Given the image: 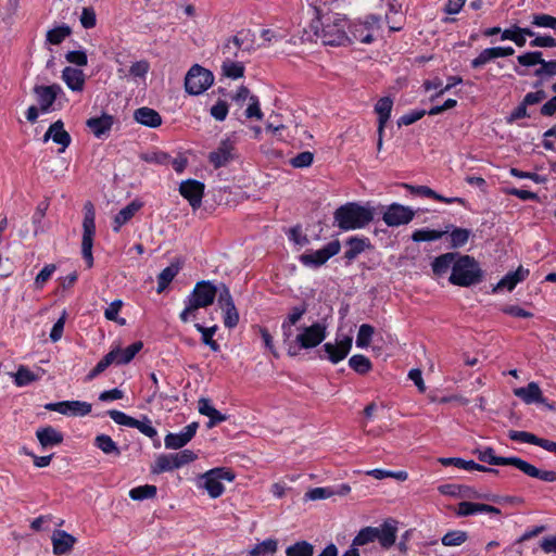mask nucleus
Listing matches in <instances>:
<instances>
[{"label": "nucleus", "instance_id": "nucleus-1", "mask_svg": "<svg viewBox=\"0 0 556 556\" xmlns=\"http://www.w3.org/2000/svg\"><path fill=\"white\" fill-rule=\"evenodd\" d=\"M473 455L478 457L480 462L488 463L494 466H514L522 471L525 475L536 478L546 482H556V471L554 470H541L532 464L519 458V457H501L494 454V450L490 446L477 447L472 451Z\"/></svg>", "mask_w": 556, "mask_h": 556}, {"label": "nucleus", "instance_id": "nucleus-2", "mask_svg": "<svg viewBox=\"0 0 556 556\" xmlns=\"http://www.w3.org/2000/svg\"><path fill=\"white\" fill-rule=\"evenodd\" d=\"M346 21L340 14H327L317 17L311 24L314 34L324 45L343 46L350 42V36L345 33Z\"/></svg>", "mask_w": 556, "mask_h": 556}, {"label": "nucleus", "instance_id": "nucleus-3", "mask_svg": "<svg viewBox=\"0 0 556 556\" xmlns=\"http://www.w3.org/2000/svg\"><path fill=\"white\" fill-rule=\"evenodd\" d=\"M375 216V208L370 205H361L349 202L334 212V222L342 230H354L366 227Z\"/></svg>", "mask_w": 556, "mask_h": 556}, {"label": "nucleus", "instance_id": "nucleus-4", "mask_svg": "<svg viewBox=\"0 0 556 556\" xmlns=\"http://www.w3.org/2000/svg\"><path fill=\"white\" fill-rule=\"evenodd\" d=\"M217 291L218 289L213 282L198 281L186 300V307L179 315L180 320L186 324L195 319L200 308H205L214 303Z\"/></svg>", "mask_w": 556, "mask_h": 556}, {"label": "nucleus", "instance_id": "nucleus-5", "mask_svg": "<svg viewBox=\"0 0 556 556\" xmlns=\"http://www.w3.org/2000/svg\"><path fill=\"white\" fill-rule=\"evenodd\" d=\"M396 531L395 521L393 520H387L380 527H365L355 535L351 546L357 548L378 541L381 547L390 548L395 543Z\"/></svg>", "mask_w": 556, "mask_h": 556}, {"label": "nucleus", "instance_id": "nucleus-6", "mask_svg": "<svg viewBox=\"0 0 556 556\" xmlns=\"http://www.w3.org/2000/svg\"><path fill=\"white\" fill-rule=\"evenodd\" d=\"M482 273L473 257L460 256L452 267L450 282L455 286L469 287L481 280Z\"/></svg>", "mask_w": 556, "mask_h": 556}, {"label": "nucleus", "instance_id": "nucleus-7", "mask_svg": "<svg viewBox=\"0 0 556 556\" xmlns=\"http://www.w3.org/2000/svg\"><path fill=\"white\" fill-rule=\"evenodd\" d=\"M235 478L236 475L232 470L225 467H216L202 473L199 480L201 481L200 486L205 489L212 498H217L225 491L223 481L232 482Z\"/></svg>", "mask_w": 556, "mask_h": 556}, {"label": "nucleus", "instance_id": "nucleus-8", "mask_svg": "<svg viewBox=\"0 0 556 556\" xmlns=\"http://www.w3.org/2000/svg\"><path fill=\"white\" fill-rule=\"evenodd\" d=\"M96 211L93 204L88 201L84 205L81 254L88 268L93 265L92 247L96 235Z\"/></svg>", "mask_w": 556, "mask_h": 556}, {"label": "nucleus", "instance_id": "nucleus-9", "mask_svg": "<svg viewBox=\"0 0 556 556\" xmlns=\"http://www.w3.org/2000/svg\"><path fill=\"white\" fill-rule=\"evenodd\" d=\"M214 81L211 71L201 65H193L185 77V89L189 94L198 96L208 89Z\"/></svg>", "mask_w": 556, "mask_h": 556}, {"label": "nucleus", "instance_id": "nucleus-10", "mask_svg": "<svg viewBox=\"0 0 556 556\" xmlns=\"http://www.w3.org/2000/svg\"><path fill=\"white\" fill-rule=\"evenodd\" d=\"M307 312V305L301 304L298 306L291 307L285 320L281 324V332L283 343L288 345V354L290 356L298 355V351L295 350V342L293 340L294 330L293 327L302 319V317Z\"/></svg>", "mask_w": 556, "mask_h": 556}, {"label": "nucleus", "instance_id": "nucleus-11", "mask_svg": "<svg viewBox=\"0 0 556 556\" xmlns=\"http://www.w3.org/2000/svg\"><path fill=\"white\" fill-rule=\"evenodd\" d=\"M326 333V325L316 321L311 326L300 328V332L295 336L294 342L300 349H313L325 340Z\"/></svg>", "mask_w": 556, "mask_h": 556}, {"label": "nucleus", "instance_id": "nucleus-12", "mask_svg": "<svg viewBox=\"0 0 556 556\" xmlns=\"http://www.w3.org/2000/svg\"><path fill=\"white\" fill-rule=\"evenodd\" d=\"M381 17L378 15H369L365 21L357 22L352 25L350 42L359 41L362 43H370L374 41V31L380 28Z\"/></svg>", "mask_w": 556, "mask_h": 556}, {"label": "nucleus", "instance_id": "nucleus-13", "mask_svg": "<svg viewBox=\"0 0 556 556\" xmlns=\"http://www.w3.org/2000/svg\"><path fill=\"white\" fill-rule=\"evenodd\" d=\"M352 337L344 336L341 340H337L336 342H326L321 351L325 355H319L320 358H326L332 364H338L343 361L350 353L352 349Z\"/></svg>", "mask_w": 556, "mask_h": 556}, {"label": "nucleus", "instance_id": "nucleus-14", "mask_svg": "<svg viewBox=\"0 0 556 556\" xmlns=\"http://www.w3.org/2000/svg\"><path fill=\"white\" fill-rule=\"evenodd\" d=\"M236 157L235 142L230 139L222 140L218 147L210 152L207 156L215 169L227 166Z\"/></svg>", "mask_w": 556, "mask_h": 556}, {"label": "nucleus", "instance_id": "nucleus-15", "mask_svg": "<svg viewBox=\"0 0 556 556\" xmlns=\"http://www.w3.org/2000/svg\"><path fill=\"white\" fill-rule=\"evenodd\" d=\"M414 217L415 212L410 207L392 203L383 213L382 219L388 226L397 227L410 223Z\"/></svg>", "mask_w": 556, "mask_h": 556}, {"label": "nucleus", "instance_id": "nucleus-16", "mask_svg": "<svg viewBox=\"0 0 556 556\" xmlns=\"http://www.w3.org/2000/svg\"><path fill=\"white\" fill-rule=\"evenodd\" d=\"M45 408L48 410L58 412L62 415L86 416L91 412V404L80 401H64L49 403L45 406Z\"/></svg>", "mask_w": 556, "mask_h": 556}, {"label": "nucleus", "instance_id": "nucleus-17", "mask_svg": "<svg viewBox=\"0 0 556 556\" xmlns=\"http://www.w3.org/2000/svg\"><path fill=\"white\" fill-rule=\"evenodd\" d=\"M340 251L339 241H333L328 243L320 250H317L312 253H306L301 255V261L305 265H315L320 266L325 264L331 256L338 254Z\"/></svg>", "mask_w": 556, "mask_h": 556}, {"label": "nucleus", "instance_id": "nucleus-18", "mask_svg": "<svg viewBox=\"0 0 556 556\" xmlns=\"http://www.w3.org/2000/svg\"><path fill=\"white\" fill-rule=\"evenodd\" d=\"M204 188L205 187L203 182L194 179H188L180 184L179 192L186 200L189 201L193 208H198L202 203Z\"/></svg>", "mask_w": 556, "mask_h": 556}, {"label": "nucleus", "instance_id": "nucleus-19", "mask_svg": "<svg viewBox=\"0 0 556 556\" xmlns=\"http://www.w3.org/2000/svg\"><path fill=\"white\" fill-rule=\"evenodd\" d=\"M198 428L199 424L194 421L186 426L180 433H168L164 439L165 447L170 450L184 447L195 435Z\"/></svg>", "mask_w": 556, "mask_h": 556}, {"label": "nucleus", "instance_id": "nucleus-20", "mask_svg": "<svg viewBox=\"0 0 556 556\" xmlns=\"http://www.w3.org/2000/svg\"><path fill=\"white\" fill-rule=\"evenodd\" d=\"M61 91L62 88L56 84L50 86H35L34 93L37 96L40 111L43 113L49 112Z\"/></svg>", "mask_w": 556, "mask_h": 556}, {"label": "nucleus", "instance_id": "nucleus-21", "mask_svg": "<svg viewBox=\"0 0 556 556\" xmlns=\"http://www.w3.org/2000/svg\"><path fill=\"white\" fill-rule=\"evenodd\" d=\"M50 139H52L53 142L61 146L60 152H63L70 146L71 136L64 129V124L61 119L51 124L48 130L46 131L43 136V141L47 142Z\"/></svg>", "mask_w": 556, "mask_h": 556}, {"label": "nucleus", "instance_id": "nucleus-22", "mask_svg": "<svg viewBox=\"0 0 556 556\" xmlns=\"http://www.w3.org/2000/svg\"><path fill=\"white\" fill-rule=\"evenodd\" d=\"M514 394L522 400L526 404H545L542 390L536 382H530L527 387L515 389Z\"/></svg>", "mask_w": 556, "mask_h": 556}, {"label": "nucleus", "instance_id": "nucleus-23", "mask_svg": "<svg viewBox=\"0 0 556 556\" xmlns=\"http://www.w3.org/2000/svg\"><path fill=\"white\" fill-rule=\"evenodd\" d=\"M134 119L147 127L156 128L162 125V117L154 109L142 106L134 112Z\"/></svg>", "mask_w": 556, "mask_h": 556}, {"label": "nucleus", "instance_id": "nucleus-24", "mask_svg": "<svg viewBox=\"0 0 556 556\" xmlns=\"http://www.w3.org/2000/svg\"><path fill=\"white\" fill-rule=\"evenodd\" d=\"M479 513H486V514H493V515H500L501 510L492 505L488 504H481V503H473V502H460L458 504V508L456 514L458 516H471Z\"/></svg>", "mask_w": 556, "mask_h": 556}, {"label": "nucleus", "instance_id": "nucleus-25", "mask_svg": "<svg viewBox=\"0 0 556 556\" xmlns=\"http://www.w3.org/2000/svg\"><path fill=\"white\" fill-rule=\"evenodd\" d=\"M75 543L76 538H74L72 534L63 530H56L53 532L52 545L53 553L55 555H64L68 553L73 548Z\"/></svg>", "mask_w": 556, "mask_h": 556}, {"label": "nucleus", "instance_id": "nucleus-26", "mask_svg": "<svg viewBox=\"0 0 556 556\" xmlns=\"http://www.w3.org/2000/svg\"><path fill=\"white\" fill-rule=\"evenodd\" d=\"M404 187L407 190H409L410 193H413V194H419L422 197L432 198L434 200H438V201H441V202H444L447 204H452V203H460L463 205L465 204V200L463 198H458V197L446 198V197L435 192L434 190H432L431 188H429L427 186H412V185L405 184Z\"/></svg>", "mask_w": 556, "mask_h": 556}, {"label": "nucleus", "instance_id": "nucleus-27", "mask_svg": "<svg viewBox=\"0 0 556 556\" xmlns=\"http://www.w3.org/2000/svg\"><path fill=\"white\" fill-rule=\"evenodd\" d=\"M62 79L72 91H83L85 74L81 70L66 66L62 72Z\"/></svg>", "mask_w": 556, "mask_h": 556}, {"label": "nucleus", "instance_id": "nucleus-28", "mask_svg": "<svg viewBox=\"0 0 556 556\" xmlns=\"http://www.w3.org/2000/svg\"><path fill=\"white\" fill-rule=\"evenodd\" d=\"M142 206L143 203L141 201L134 200L123 207L114 217L113 230L117 232L123 225L129 222L135 214L141 210Z\"/></svg>", "mask_w": 556, "mask_h": 556}, {"label": "nucleus", "instance_id": "nucleus-29", "mask_svg": "<svg viewBox=\"0 0 556 556\" xmlns=\"http://www.w3.org/2000/svg\"><path fill=\"white\" fill-rule=\"evenodd\" d=\"M36 435L43 448L59 445L63 442V434L51 426L38 429Z\"/></svg>", "mask_w": 556, "mask_h": 556}, {"label": "nucleus", "instance_id": "nucleus-30", "mask_svg": "<svg viewBox=\"0 0 556 556\" xmlns=\"http://www.w3.org/2000/svg\"><path fill=\"white\" fill-rule=\"evenodd\" d=\"M87 126L90 131L98 138L102 137L110 131L113 125V117L108 114H103L100 117H92L87 121Z\"/></svg>", "mask_w": 556, "mask_h": 556}, {"label": "nucleus", "instance_id": "nucleus-31", "mask_svg": "<svg viewBox=\"0 0 556 556\" xmlns=\"http://www.w3.org/2000/svg\"><path fill=\"white\" fill-rule=\"evenodd\" d=\"M527 275L528 270L523 269L522 267H519L516 271L509 273L506 276H504L493 288V292H496L502 289H507L508 291H511L518 282L522 281L526 278Z\"/></svg>", "mask_w": 556, "mask_h": 556}, {"label": "nucleus", "instance_id": "nucleus-32", "mask_svg": "<svg viewBox=\"0 0 556 556\" xmlns=\"http://www.w3.org/2000/svg\"><path fill=\"white\" fill-rule=\"evenodd\" d=\"M393 108V100L390 97H383L375 105V112L378 114V127H386Z\"/></svg>", "mask_w": 556, "mask_h": 556}, {"label": "nucleus", "instance_id": "nucleus-33", "mask_svg": "<svg viewBox=\"0 0 556 556\" xmlns=\"http://www.w3.org/2000/svg\"><path fill=\"white\" fill-rule=\"evenodd\" d=\"M175 457L173 454H162L159 455L151 467L152 473H162L166 471H173L178 469Z\"/></svg>", "mask_w": 556, "mask_h": 556}, {"label": "nucleus", "instance_id": "nucleus-34", "mask_svg": "<svg viewBox=\"0 0 556 556\" xmlns=\"http://www.w3.org/2000/svg\"><path fill=\"white\" fill-rule=\"evenodd\" d=\"M179 265L170 264L157 276V293H162L179 273Z\"/></svg>", "mask_w": 556, "mask_h": 556}, {"label": "nucleus", "instance_id": "nucleus-35", "mask_svg": "<svg viewBox=\"0 0 556 556\" xmlns=\"http://www.w3.org/2000/svg\"><path fill=\"white\" fill-rule=\"evenodd\" d=\"M278 551V541L276 539H267L256 544L248 554V556H273Z\"/></svg>", "mask_w": 556, "mask_h": 556}, {"label": "nucleus", "instance_id": "nucleus-36", "mask_svg": "<svg viewBox=\"0 0 556 556\" xmlns=\"http://www.w3.org/2000/svg\"><path fill=\"white\" fill-rule=\"evenodd\" d=\"M94 445L106 455L119 456L121 451L113 439L108 434H99L94 439Z\"/></svg>", "mask_w": 556, "mask_h": 556}, {"label": "nucleus", "instance_id": "nucleus-37", "mask_svg": "<svg viewBox=\"0 0 556 556\" xmlns=\"http://www.w3.org/2000/svg\"><path fill=\"white\" fill-rule=\"evenodd\" d=\"M366 247H368V240L367 239H361V238H351L346 242V250L344 252V257L348 261H353L357 255H359L362 252L365 251Z\"/></svg>", "mask_w": 556, "mask_h": 556}, {"label": "nucleus", "instance_id": "nucleus-38", "mask_svg": "<svg viewBox=\"0 0 556 556\" xmlns=\"http://www.w3.org/2000/svg\"><path fill=\"white\" fill-rule=\"evenodd\" d=\"M448 228L450 227H447L445 230L418 229L413 232L412 240L415 242L435 241L447 233Z\"/></svg>", "mask_w": 556, "mask_h": 556}, {"label": "nucleus", "instance_id": "nucleus-39", "mask_svg": "<svg viewBox=\"0 0 556 556\" xmlns=\"http://www.w3.org/2000/svg\"><path fill=\"white\" fill-rule=\"evenodd\" d=\"M455 263L454 253H445L434 258L432 263L433 273L437 275H443L447 269Z\"/></svg>", "mask_w": 556, "mask_h": 556}, {"label": "nucleus", "instance_id": "nucleus-40", "mask_svg": "<svg viewBox=\"0 0 556 556\" xmlns=\"http://www.w3.org/2000/svg\"><path fill=\"white\" fill-rule=\"evenodd\" d=\"M194 328L202 334V342L205 345H207L214 352L219 350V344L213 339V336L217 331V326L206 328L200 324H194Z\"/></svg>", "mask_w": 556, "mask_h": 556}, {"label": "nucleus", "instance_id": "nucleus-41", "mask_svg": "<svg viewBox=\"0 0 556 556\" xmlns=\"http://www.w3.org/2000/svg\"><path fill=\"white\" fill-rule=\"evenodd\" d=\"M143 344L141 341H137L126 349H114L117 351L118 365L128 364L136 356V354L142 349Z\"/></svg>", "mask_w": 556, "mask_h": 556}, {"label": "nucleus", "instance_id": "nucleus-42", "mask_svg": "<svg viewBox=\"0 0 556 556\" xmlns=\"http://www.w3.org/2000/svg\"><path fill=\"white\" fill-rule=\"evenodd\" d=\"M350 367L359 375L369 372L372 368L370 359L362 354L353 355L349 359Z\"/></svg>", "mask_w": 556, "mask_h": 556}, {"label": "nucleus", "instance_id": "nucleus-43", "mask_svg": "<svg viewBox=\"0 0 556 556\" xmlns=\"http://www.w3.org/2000/svg\"><path fill=\"white\" fill-rule=\"evenodd\" d=\"M72 34V29L70 26L63 24L56 26L47 31V41L51 45H60L66 37Z\"/></svg>", "mask_w": 556, "mask_h": 556}, {"label": "nucleus", "instance_id": "nucleus-44", "mask_svg": "<svg viewBox=\"0 0 556 556\" xmlns=\"http://www.w3.org/2000/svg\"><path fill=\"white\" fill-rule=\"evenodd\" d=\"M313 554L314 546L306 541L296 542L286 549L287 556H313Z\"/></svg>", "mask_w": 556, "mask_h": 556}, {"label": "nucleus", "instance_id": "nucleus-45", "mask_svg": "<svg viewBox=\"0 0 556 556\" xmlns=\"http://www.w3.org/2000/svg\"><path fill=\"white\" fill-rule=\"evenodd\" d=\"M156 495V486L144 484L134 488L129 491L130 498L135 501H142L147 498H153Z\"/></svg>", "mask_w": 556, "mask_h": 556}, {"label": "nucleus", "instance_id": "nucleus-46", "mask_svg": "<svg viewBox=\"0 0 556 556\" xmlns=\"http://www.w3.org/2000/svg\"><path fill=\"white\" fill-rule=\"evenodd\" d=\"M36 380H38V376L25 366H20L17 371L14 374V382L17 387L27 386Z\"/></svg>", "mask_w": 556, "mask_h": 556}, {"label": "nucleus", "instance_id": "nucleus-47", "mask_svg": "<svg viewBox=\"0 0 556 556\" xmlns=\"http://www.w3.org/2000/svg\"><path fill=\"white\" fill-rule=\"evenodd\" d=\"M467 539L468 535L465 531L455 530L444 534L441 541L444 546H459L465 543Z\"/></svg>", "mask_w": 556, "mask_h": 556}, {"label": "nucleus", "instance_id": "nucleus-48", "mask_svg": "<svg viewBox=\"0 0 556 556\" xmlns=\"http://www.w3.org/2000/svg\"><path fill=\"white\" fill-rule=\"evenodd\" d=\"M374 333L375 329L372 326L368 324L361 325L356 337V345L358 348H367L371 342Z\"/></svg>", "mask_w": 556, "mask_h": 556}, {"label": "nucleus", "instance_id": "nucleus-49", "mask_svg": "<svg viewBox=\"0 0 556 556\" xmlns=\"http://www.w3.org/2000/svg\"><path fill=\"white\" fill-rule=\"evenodd\" d=\"M222 70L225 76L232 79L241 78L244 74V66L239 62H224Z\"/></svg>", "mask_w": 556, "mask_h": 556}, {"label": "nucleus", "instance_id": "nucleus-50", "mask_svg": "<svg viewBox=\"0 0 556 556\" xmlns=\"http://www.w3.org/2000/svg\"><path fill=\"white\" fill-rule=\"evenodd\" d=\"M334 495L333 488H314L308 490L305 495V501L326 500Z\"/></svg>", "mask_w": 556, "mask_h": 556}, {"label": "nucleus", "instance_id": "nucleus-51", "mask_svg": "<svg viewBox=\"0 0 556 556\" xmlns=\"http://www.w3.org/2000/svg\"><path fill=\"white\" fill-rule=\"evenodd\" d=\"M451 247L460 248L465 245L470 237V231L465 228H455L450 233Z\"/></svg>", "mask_w": 556, "mask_h": 556}, {"label": "nucleus", "instance_id": "nucleus-52", "mask_svg": "<svg viewBox=\"0 0 556 556\" xmlns=\"http://www.w3.org/2000/svg\"><path fill=\"white\" fill-rule=\"evenodd\" d=\"M56 266L54 264L46 265L35 277L34 286L35 289L40 290L47 283V281L51 278L53 273L55 271Z\"/></svg>", "mask_w": 556, "mask_h": 556}, {"label": "nucleus", "instance_id": "nucleus-53", "mask_svg": "<svg viewBox=\"0 0 556 556\" xmlns=\"http://www.w3.org/2000/svg\"><path fill=\"white\" fill-rule=\"evenodd\" d=\"M390 13H393L394 16H390L389 13L386 14V22L389 24V28L392 31H399L402 29L403 16L402 13L395 9L393 4H390Z\"/></svg>", "mask_w": 556, "mask_h": 556}, {"label": "nucleus", "instance_id": "nucleus-54", "mask_svg": "<svg viewBox=\"0 0 556 556\" xmlns=\"http://www.w3.org/2000/svg\"><path fill=\"white\" fill-rule=\"evenodd\" d=\"M222 311L224 312V325L226 328H235L239 323V313L233 305L223 307Z\"/></svg>", "mask_w": 556, "mask_h": 556}, {"label": "nucleus", "instance_id": "nucleus-55", "mask_svg": "<svg viewBox=\"0 0 556 556\" xmlns=\"http://www.w3.org/2000/svg\"><path fill=\"white\" fill-rule=\"evenodd\" d=\"M542 55L541 51L527 52L518 55L517 61L522 66H533L543 62Z\"/></svg>", "mask_w": 556, "mask_h": 556}, {"label": "nucleus", "instance_id": "nucleus-56", "mask_svg": "<svg viewBox=\"0 0 556 556\" xmlns=\"http://www.w3.org/2000/svg\"><path fill=\"white\" fill-rule=\"evenodd\" d=\"M109 416L112 418L114 422L117 425L131 427L137 425V419L126 415L125 413L116 409H111L108 412Z\"/></svg>", "mask_w": 556, "mask_h": 556}, {"label": "nucleus", "instance_id": "nucleus-57", "mask_svg": "<svg viewBox=\"0 0 556 556\" xmlns=\"http://www.w3.org/2000/svg\"><path fill=\"white\" fill-rule=\"evenodd\" d=\"M123 306V302L122 300H115L113 301L106 308H105V312H104V316L108 320H112V321H117L119 325H125V319L122 318V319H118L117 318V315H118V312L121 309V307Z\"/></svg>", "mask_w": 556, "mask_h": 556}, {"label": "nucleus", "instance_id": "nucleus-58", "mask_svg": "<svg viewBox=\"0 0 556 556\" xmlns=\"http://www.w3.org/2000/svg\"><path fill=\"white\" fill-rule=\"evenodd\" d=\"M143 161L153 164L165 165L169 161V155L163 151H153L143 153L140 156Z\"/></svg>", "mask_w": 556, "mask_h": 556}, {"label": "nucleus", "instance_id": "nucleus-59", "mask_svg": "<svg viewBox=\"0 0 556 556\" xmlns=\"http://www.w3.org/2000/svg\"><path fill=\"white\" fill-rule=\"evenodd\" d=\"M80 24L84 28L90 29L93 28L97 24V16L93 8L85 7L83 8L80 15Z\"/></svg>", "mask_w": 556, "mask_h": 556}, {"label": "nucleus", "instance_id": "nucleus-60", "mask_svg": "<svg viewBox=\"0 0 556 556\" xmlns=\"http://www.w3.org/2000/svg\"><path fill=\"white\" fill-rule=\"evenodd\" d=\"M540 67L535 70L534 75L540 78L552 77L556 75V60L540 63Z\"/></svg>", "mask_w": 556, "mask_h": 556}, {"label": "nucleus", "instance_id": "nucleus-61", "mask_svg": "<svg viewBox=\"0 0 556 556\" xmlns=\"http://www.w3.org/2000/svg\"><path fill=\"white\" fill-rule=\"evenodd\" d=\"M314 154L309 151H304L291 159L290 163L295 168L308 167L312 165Z\"/></svg>", "mask_w": 556, "mask_h": 556}, {"label": "nucleus", "instance_id": "nucleus-62", "mask_svg": "<svg viewBox=\"0 0 556 556\" xmlns=\"http://www.w3.org/2000/svg\"><path fill=\"white\" fill-rule=\"evenodd\" d=\"M503 40H511L518 47H523L526 45V38L522 37V34L518 30V26H514L509 29H505L502 31Z\"/></svg>", "mask_w": 556, "mask_h": 556}, {"label": "nucleus", "instance_id": "nucleus-63", "mask_svg": "<svg viewBox=\"0 0 556 556\" xmlns=\"http://www.w3.org/2000/svg\"><path fill=\"white\" fill-rule=\"evenodd\" d=\"M508 437L511 441H518L529 444H536L538 437L531 432L510 430Z\"/></svg>", "mask_w": 556, "mask_h": 556}, {"label": "nucleus", "instance_id": "nucleus-64", "mask_svg": "<svg viewBox=\"0 0 556 556\" xmlns=\"http://www.w3.org/2000/svg\"><path fill=\"white\" fill-rule=\"evenodd\" d=\"M496 59L495 52L493 48H486L480 52V54L471 61V66L473 68L481 67L488 62Z\"/></svg>", "mask_w": 556, "mask_h": 556}]
</instances>
